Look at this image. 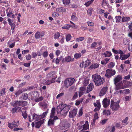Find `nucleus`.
<instances>
[{
  "mask_svg": "<svg viewBox=\"0 0 132 132\" xmlns=\"http://www.w3.org/2000/svg\"><path fill=\"white\" fill-rule=\"evenodd\" d=\"M77 113V109H74L72 111H70L69 112V117L74 118L76 115Z\"/></svg>",
  "mask_w": 132,
  "mask_h": 132,
  "instance_id": "4468645a",
  "label": "nucleus"
},
{
  "mask_svg": "<svg viewBox=\"0 0 132 132\" xmlns=\"http://www.w3.org/2000/svg\"><path fill=\"white\" fill-rule=\"evenodd\" d=\"M123 93L124 94H127L130 93V90L129 89H124L123 90Z\"/></svg>",
  "mask_w": 132,
  "mask_h": 132,
  "instance_id": "680f3d73",
  "label": "nucleus"
},
{
  "mask_svg": "<svg viewBox=\"0 0 132 132\" xmlns=\"http://www.w3.org/2000/svg\"><path fill=\"white\" fill-rule=\"evenodd\" d=\"M93 2V0H91L86 3L84 4V5H85L86 7H88Z\"/></svg>",
  "mask_w": 132,
  "mask_h": 132,
  "instance_id": "58836bf2",
  "label": "nucleus"
},
{
  "mask_svg": "<svg viewBox=\"0 0 132 132\" xmlns=\"http://www.w3.org/2000/svg\"><path fill=\"white\" fill-rule=\"evenodd\" d=\"M41 117L40 115H37L34 113L33 114H29L28 116L29 120L30 122L32 121L33 120L38 121L41 119Z\"/></svg>",
  "mask_w": 132,
  "mask_h": 132,
  "instance_id": "423d86ee",
  "label": "nucleus"
},
{
  "mask_svg": "<svg viewBox=\"0 0 132 132\" xmlns=\"http://www.w3.org/2000/svg\"><path fill=\"white\" fill-rule=\"evenodd\" d=\"M27 101L17 100L14 101L12 103L11 105L12 106L15 107L19 106L24 107L27 105Z\"/></svg>",
  "mask_w": 132,
  "mask_h": 132,
  "instance_id": "20e7f679",
  "label": "nucleus"
},
{
  "mask_svg": "<svg viewBox=\"0 0 132 132\" xmlns=\"http://www.w3.org/2000/svg\"><path fill=\"white\" fill-rule=\"evenodd\" d=\"M60 61H61L62 63H64V58L63 56H61L59 57H57L56 59L55 58L53 59L52 62H53L54 63L57 64L59 63Z\"/></svg>",
  "mask_w": 132,
  "mask_h": 132,
  "instance_id": "ddd939ff",
  "label": "nucleus"
},
{
  "mask_svg": "<svg viewBox=\"0 0 132 132\" xmlns=\"http://www.w3.org/2000/svg\"><path fill=\"white\" fill-rule=\"evenodd\" d=\"M111 2L112 3L115 2L116 3H120L122 2V0H110Z\"/></svg>",
  "mask_w": 132,
  "mask_h": 132,
  "instance_id": "4d7b16f0",
  "label": "nucleus"
},
{
  "mask_svg": "<svg viewBox=\"0 0 132 132\" xmlns=\"http://www.w3.org/2000/svg\"><path fill=\"white\" fill-rule=\"evenodd\" d=\"M7 126L10 129H13V122H12L11 123L8 122H7Z\"/></svg>",
  "mask_w": 132,
  "mask_h": 132,
  "instance_id": "5fc2aeb1",
  "label": "nucleus"
},
{
  "mask_svg": "<svg viewBox=\"0 0 132 132\" xmlns=\"http://www.w3.org/2000/svg\"><path fill=\"white\" fill-rule=\"evenodd\" d=\"M47 76V78L51 79L53 81V82H55V79L57 77L56 73L53 71H51L49 73Z\"/></svg>",
  "mask_w": 132,
  "mask_h": 132,
  "instance_id": "9d476101",
  "label": "nucleus"
},
{
  "mask_svg": "<svg viewBox=\"0 0 132 132\" xmlns=\"http://www.w3.org/2000/svg\"><path fill=\"white\" fill-rule=\"evenodd\" d=\"M47 102L46 101L40 102L38 103V105H39L42 106L44 107L45 108H47Z\"/></svg>",
  "mask_w": 132,
  "mask_h": 132,
  "instance_id": "5701e85b",
  "label": "nucleus"
},
{
  "mask_svg": "<svg viewBox=\"0 0 132 132\" xmlns=\"http://www.w3.org/2000/svg\"><path fill=\"white\" fill-rule=\"evenodd\" d=\"M103 55L106 57H110L112 55V54L110 52L106 51L104 53Z\"/></svg>",
  "mask_w": 132,
  "mask_h": 132,
  "instance_id": "7c9ffc66",
  "label": "nucleus"
},
{
  "mask_svg": "<svg viewBox=\"0 0 132 132\" xmlns=\"http://www.w3.org/2000/svg\"><path fill=\"white\" fill-rule=\"evenodd\" d=\"M108 89V88L107 86H106L103 88L100 92L99 93L100 96H101L105 95Z\"/></svg>",
  "mask_w": 132,
  "mask_h": 132,
  "instance_id": "a211bd4d",
  "label": "nucleus"
},
{
  "mask_svg": "<svg viewBox=\"0 0 132 132\" xmlns=\"http://www.w3.org/2000/svg\"><path fill=\"white\" fill-rule=\"evenodd\" d=\"M70 3V0H63V3L64 5H68Z\"/></svg>",
  "mask_w": 132,
  "mask_h": 132,
  "instance_id": "8fccbe9b",
  "label": "nucleus"
},
{
  "mask_svg": "<svg viewBox=\"0 0 132 132\" xmlns=\"http://www.w3.org/2000/svg\"><path fill=\"white\" fill-rule=\"evenodd\" d=\"M71 38L72 36L70 34H68L67 35L66 37V39L67 42H68L70 41Z\"/></svg>",
  "mask_w": 132,
  "mask_h": 132,
  "instance_id": "ea45409f",
  "label": "nucleus"
},
{
  "mask_svg": "<svg viewBox=\"0 0 132 132\" xmlns=\"http://www.w3.org/2000/svg\"><path fill=\"white\" fill-rule=\"evenodd\" d=\"M75 80L74 78H69L65 80L64 84L66 88H68L73 84Z\"/></svg>",
  "mask_w": 132,
  "mask_h": 132,
  "instance_id": "1a4fd4ad",
  "label": "nucleus"
},
{
  "mask_svg": "<svg viewBox=\"0 0 132 132\" xmlns=\"http://www.w3.org/2000/svg\"><path fill=\"white\" fill-rule=\"evenodd\" d=\"M19 108H21L20 107L16 108V107H15L13 108L12 110V113H15V112H16L17 110Z\"/></svg>",
  "mask_w": 132,
  "mask_h": 132,
  "instance_id": "13d9d810",
  "label": "nucleus"
},
{
  "mask_svg": "<svg viewBox=\"0 0 132 132\" xmlns=\"http://www.w3.org/2000/svg\"><path fill=\"white\" fill-rule=\"evenodd\" d=\"M72 27V26L71 25L67 24L64 25V26L62 27V29H68L69 28Z\"/></svg>",
  "mask_w": 132,
  "mask_h": 132,
  "instance_id": "72a5a7b5",
  "label": "nucleus"
},
{
  "mask_svg": "<svg viewBox=\"0 0 132 132\" xmlns=\"http://www.w3.org/2000/svg\"><path fill=\"white\" fill-rule=\"evenodd\" d=\"M89 128L88 122L87 121L85 122V124L82 125H79L78 127L79 130H81V131L85 130L88 129Z\"/></svg>",
  "mask_w": 132,
  "mask_h": 132,
  "instance_id": "9b49d317",
  "label": "nucleus"
},
{
  "mask_svg": "<svg viewBox=\"0 0 132 132\" xmlns=\"http://www.w3.org/2000/svg\"><path fill=\"white\" fill-rule=\"evenodd\" d=\"M56 11L59 13H63L66 12V10L65 8L61 7L57 8L56 9Z\"/></svg>",
  "mask_w": 132,
  "mask_h": 132,
  "instance_id": "aec40b11",
  "label": "nucleus"
},
{
  "mask_svg": "<svg viewBox=\"0 0 132 132\" xmlns=\"http://www.w3.org/2000/svg\"><path fill=\"white\" fill-rule=\"evenodd\" d=\"M48 110L49 109H48L46 111L43 113L42 115H40V116L41 117H40L41 119L46 117L47 114L48 113Z\"/></svg>",
  "mask_w": 132,
  "mask_h": 132,
  "instance_id": "c756f323",
  "label": "nucleus"
},
{
  "mask_svg": "<svg viewBox=\"0 0 132 132\" xmlns=\"http://www.w3.org/2000/svg\"><path fill=\"white\" fill-rule=\"evenodd\" d=\"M5 88H3L2 89L0 93V96H3L5 94Z\"/></svg>",
  "mask_w": 132,
  "mask_h": 132,
  "instance_id": "49530a36",
  "label": "nucleus"
},
{
  "mask_svg": "<svg viewBox=\"0 0 132 132\" xmlns=\"http://www.w3.org/2000/svg\"><path fill=\"white\" fill-rule=\"evenodd\" d=\"M13 128L14 127H17L18 126L19 124V121H13Z\"/></svg>",
  "mask_w": 132,
  "mask_h": 132,
  "instance_id": "c85d7f7f",
  "label": "nucleus"
},
{
  "mask_svg": "<svg viewBox=\"0 0 132 132\" xmlns=\"http://www.w3.org/2000/svg\"><path fill=\"white\" fill-rule=\"evenodd\" d=\"M33 96L35 97H39V94L36 91H34L32 92Z\"/></svg>",
  "mask_w": 132,
  "mask_h": 132,
  "instance_id": "e433bc0d",
  "label": "nucleus"
},
{
  "mask_svg": "<svg viewBox=\"0 0 132 132\" xmlns=\"http://www.w3.org/2000/svg\"><path fill=\"white\" fill-rule=\"evenodd\" d=\"M60 36V34L59 32H56L54 35V38L55 39H58Z\"/></svg>",
  "mask_w": 132,
  "mask_h": 132,
  "instance_id": "c9c22d12",
  "label": "nucleus"
},
{
  "mask_svg": "<svg viewBox=\"0 0 132 132\" xmlns=\"http://www.w3.org/2000/svg\"><path fill=\"white\" fill-rule=\"evenodd\" d=\"M7 16L10 18H14L15 17L14 14H13L12 10L10 8H8L6 11Z\"/></svg>",
  "mask_w": 132,
  "mask_h": 132,
  "instance_id": "dca6fc26",
  "label": "nucleus"
},
{
  "mask_svg": "<svg viewBox=\"0 0 132 132\" xmlns=\"http://www.w3.org/2000/svg\"><path fill=\"white\" fill-rule=\"evenodd\" d=\"M80 67L82 68H86L87 67L86 65L85 64V62H82V63H81L80 65Z\"/></svg>",
  "mask_w": 132,
  "mask_h": 132,
  "instance_id": "338daca9",
  "label": "nucleus"
},
{
  "mask_svg": "<svg viewBox=\"0 0 132 132\" xmlns=\"http://www.w3.org/2000/svg\"><path fill=\"white\" fill-rule=\"evenodd\" d=\"M85 39V38L84 37H81L77 38L76 39V41L77 42L81 41Z\"/></svg>",
  "mask_w": 132,
  "mask_h": 132,
  "instance_id": "c03bdc74",
  "label": "nucleus"
},
{
  "mask_svg": "<svg viewBox=\"0 0 132 132\" xmlns=\"http://www.w3.org/2000/svg\"><path fill=\"white\" fill-rule=\"evenodd\" d=\"M40 37V33L37 31L36 32L35 35V38L36 39L39 38Z\"/></svg>",
  "mask_w": 132,
  "mask_h": 132,
  "instance_id": "f704fd0d",
  "label": "nucleus"
},
{
  "mask_svg": "<svg viewBox=\"0 0 132 132\" xmlns=\"http://www.w3.org/2000/svg\"><path fill=\"white\" fill-rule=\"evenodd\" d=\"M43 57L44 58H46L48 55V53L47 51L44 52L42 53Z\"/></svg>",
  "mask_w": 132,
  "mask_h": 132,
  "instance_id": "3c124183",
  "label": "nucleus"
},
{
  "mask_svg": "<svg viewBox=\"0 0 132 132\" xmlns=\"http://www.w3.org/2000/svg\"><path fill=\"white\" fill-rule=\"evenodd\" d=\"M124 80V82L125 85L126 86V88H127L128 87L132 85V83L129 81H126L125 80Z\"/></svg>",
  "mask_w": 132,
  "mask_h": 132,
  "instance_id": "bb28decb",
  "label": "nucleus"
},
{
  "mask_svg": "<svg viewBox=\"0 0 132 132\" xmlns=\"http://www.w3.org/2000/svg\"><path fill=\"white\" fill-rule=\"evenodd\" d=\"M92 77L96 86L101 85L103 84L104 81V79L101 78V76L97 74L93 75Z\"/></svg>",
  "mask_w": 132,
  "mask_h": 132,
  "instance_id": "f03ea898",
  "label": "nucleus"
},
{
  "mask_svg": "<svg viewBox=\"0 0 132 132\" xmlns=\"http://www.w3.org/2000/svg\"><path fill=\"white\" fill-rule=\"evenodd\" d=\"M43 98L42 96L36 98L35 100V102H38L40 101H41L43 100Z\"/></svg>",
  "mask_w": 132,
  "mask_h": 132,
  "instance_id": "37998d69",
  "label": "nucleus"
},
{
  "mask_svg": "<svg viewBox=\"0 0 132 132\" xmlns=\"http://www.w3.org/2000/svg\"><path fill=\"white\" fill-rule=\"evenodd\" d=\"M31 61L29 63H24L23 64V65L24 66L26 67H29L30 66Z\"/></svg>",
  "mask_w": 132,
  "mask_h": 132,
  "instance_id": "e2e57ef3",
  "label": "nucleus"
},
{
  "mask_svg": "<svg viewBox=\"0 0 132 132\" xmlns=\"http://www.w3.org/2000/svg\"><path fill=\"white\" fill-rule=\"evenodd\" d=\"M128 119L129 118L128 117H127L125 119L122 120V122L123 123H125L126 125H127L128 123L127 122V121L128 120Z\"/></svg>",
  "mask_w": 132,
  "mask_h": 132,
  "instance_id": "603ef678",
  "label": "nucleus"
},
{
  "mask_svg": "<svg viewBox=\"0 0 132 132\" xmlns=\"http://www.w3.org/2000/svg\"><path fill=\"white\" fill-rule=\"evenodd\" d=\"M120 101H118L117 102H114L113 100L111 101L110 108L113 111H117L119 110L120 106L119 105Z\"/></svg>",
  "mask_w": 132,
  "mask_h": 132,
  "instance_id": "7ed1b4c3",
  "label": "nucleus"
},
{
  "mask_svg": "<svg viewBox=\"0 0 132 132\" xmlns=\"http://www.w3.org/2000/svg\"><path fill=\"white\" fill-rule=\"evenodd\" d=\"M94 87L93 84L92 83L88 85L87 88V93H88L91 91Z\"/></svg>",
  "mask_w": 132,
  "mask_h": 132,
  "instance_id": "412c9836",
  "label": "nucleus"
},
{
  "mask_svg": "<svg viewBox=\"0 0 132 132\" xmlns=\"http://www.w3.org/2000/svg\"><path fill=\"white\" fill-rule=\"evenodd\" d=\"M44 120L45 119H44L42 120H40L38 121L35 122V127L38 128H39L41 125L44 122Z\"/></svg>",
  "mask_w": 132,
  "mask_h": 132,
  "instance_id": "6ab92c4d",
  "label": "nucleus"
},
{
  "mask_svg": "<svg viewBox=\"0 0 132 132\" xmlns=\"http://www.w3.org/2000/svg\"><path fill=\"white\" fill-rule=\"evenodd\" d=\"M59 14L58 13L54 12L53 13L52 16L55 17H57L59 16Z\"/></svg>",
  "mask_w": 132,
  "mask_h": 132,
  "instance_id": "774afa93",
  "label": "nucleus"
},
{
  "mask_svg": "<svg viewBox=\"0 0 132 132\" xmlns=\"http://www.w3.org/2000/svg\"><path fill=\"white\" fill-rule=\"evenodd\" d=\"M23 92L22 90H19L16 92L15 93V95L16 96H18Z\"/></svg>",
  "mask_w": 132,
  "mask_h": 132,
  "instance_id": "de8ad7c7",
  "label": "nucleus"
},
{
  "mask_svg": "<svg viewBox=\"0 0 132 132\" xmlns=\"http://www.w3.org/2000/svg\"><path fill=\"white\" fill-rule=\"evenodd\" d=\"M70 126L69 123H65L62 125L61 124L59 126V129L60 130H65L69 128Z\"/></svg>",
  "mask_w": 132,
  "mask_h": 132,
  "instance_id": "f8f14e48",
  "label": "nucleus"
},
{
  "mask_svg": "<svg viewBox=\"0 0 132 132\" xmlns=\"http://www.w3.org/2000/svg\"><path fill=\"white\" fill-rule=\"evenodd\" d=\"M129 56V55L127 54H124L123 55V56L121 58V60H124L127 58H128Z\"/></svg>",
  "mask_w": 132,
  "mask_h": 132,
  "instance_id": "864d4df0",
  "label": "nucleus"
},
{
  "mask_svg": "<svg viewBox=\"0 0 132 132\" xmlns=\"http://www.w3.org/2000/svg\"><path fill=\"white\" fill-rule=\"evenodd\" d=\"M130 18L129 17L123 16L122 17V19L121 22H128L130 20Z\"/></svg>",
  "mask_w": 132,
  "mask_h": 132,
  "instance_id": "a878e982",
  "label": "nucleus"
},
{
  "mask_svg": "<svg viewBox=\"0 0 132 132\" xmlns=\"http://www.w3.org/2000/svg\"><path fill=\"white\" fill-rule=\"evenodd\" d=\"M123 43L125 45H128L129 44V41L126 38H125L123 40Z\"/></svg>",
  "mask_w": 132,
  "mask_h": 132,
  "instance_id": "79ce46f5",
  "label": "nucleus"
},
{
  "mask_svg": "<svg viewBox=\"0 0 132 132\" xmlns=\"http://www.w3.org/2000/svg\"><path fill=\"white\" fill-rule=\"evenodd\" d=\"M121 18V17L120 16H116L115 17L116 19V22H120V21Z\"/></svg>",
  "mask_w": 132,
  "mask_h": 132,
  "instance_id": "09e8293b",
  "label": "nucleus"
},
{
  "mask_svg": "<svg viewBox=\"0 0 132 132\" xmlns=\"http://www.w3.org/2000/svg\"><path fill=\"white\" fill-rule=\"evenodd\" d=\"M21 96L23 100H26L28 98V95L27 93H25L23 94Z\"/></svg>",
  "mask_w": 132,
  "mask_h": 132,
  "instance_id": "2f4dec72",
  "label": "nucleus"
},
{
  "mask_svg": "<svg viewBox=\"0 0 132 132\" xmlns=\"http://www.w3.org/2000/svg\"><path fill=\"white\" fill-rule=\"evenodd\" d=\"M64 62H69L71 61L72 57L70 56H68L66 57L64 59Z\"/></svg>",
  "mask_w": 132,
  "mask_h": 132,
  "instance_id": "cd10ccee",
  "label": "nucleus"
},
{
  "mask_svg": "<svg viewBox=\"0 0 132 132\" xmlns=\"http://www.w3.org/2000/svg\"><path fill=\"white\" fill-rule=\"evenodd\" d=\"M111 113L110 111L109 110H103V115H106L107 116L110 115Z\"/></svg>",
  "mask_w": 132,
  "mask_h": 132,
  "instance_id": "393cba45",
  "label": "nucleus"
},
{
  "mask_svg": "<svg viewBox=\"0 0 132 132\" xmlns=\"http://www.w3.org/2000/svg\"><path fill=\"white\" fill-rule=\"evenodd\" d=\"M116 73L114 70L107 69L106 71L105 76L109 78H110L112 76L114 75Z\"/></svg>",
  "mask_w": 132,
  "mask_h": 132,
  "instance_id": "6e6552de",
  "label": "nucleus"
},
{
  "mask_svg": "<svg viewBox=\"0 0 132 132\" xmlns=\"http://www.w3.org/2000/svg\"><path fill=\"white\" fill-rule=\"evenodd\" d=\"M114 84L116 86L115 87L116 90L126 88L124 80Z\"/></svg>",
  "mask_w": 132,
  "mask_h": 132,
  "instance_id": "0eeeda50",
  "label": "nucleus"
},
{
  "mask_svg": "<svg viewBox=\"0 0 132 132\" xmlns=\"http://www.w3.org/2000/svg\"><path fill=\"white\" fill-rule=\"evenodd\" d=\"M110 102V100H108L106 98H104L102 101V104L103 107L105 108H107L109 105Z\"/></svg>",
  "mask_w": 132,
  "mask_h": 132,
  "instance_id": "2eb2a0df",
  "label": "nucleus"
},
{
  "mask_svg": "<svg viewBox=\"0 0 132 132\" xmlns=\"http://www.w3.org/2000/svg\"><path fill=\"white\" fill-rule=\"evenodd\" d=\"M115 63L114 62H112L109 63L108 67L110 69L113 68L114 66Z\"/></svg>",
  "mask_w": 132,
  "mask_h": 132,
  "instance_id": "4c0bfd02",
  "label": "nucleus"
},
{
  "mask_svg": "<svg viewBox=\"0 0 132 132\" xmlns=\"http://www.w3.org/2000/svg\"><path fill=\"white\" fill-rule=\"evenodd\" d=\"M112 51L115 54H121L123 53V52L120 50H116L114 48L112 49Z\"/></svg>",
  "mask_w": 132,
  "mask_h": 132,
  "instance_id": "b1692460",
  "label": "nucleus"
},
{
  "mask_svg": "<svg viewBox=\"0 0 132 132\" xmlns=\"http://www.w3.org/2000/svg\"><path fill=\"white\" fill-rule=\"evenodd\" d=\"M71 18V20L74 21H76L78 20V18L76 16V13L75 12L72 13Z\"/></svg>",
  "mask_w": 132,
  "mask_h": 132,
  "instance_id": "4be33fe9",
  "label": "nucleus"
},
{
  "mask_svg": "<svg viewBox=\"0 0 132 132\" xmlns=\"http://www.w3.org/2000/svg\"><path fill=\"white\" fill-rule=\"evenodd\" d=\"M108 4L106 0H103L102 3V6L107 5Z\"/></svg>",
  "mask_w": 132,
  "mask_h": 132,
  "instance_id": "bf43d9fd",
  "label": "nucleus"
},
{
  "mask_svg": "<svg viewBox=\"0 0 132 132\" xmlns=\"http://www.w3.org/2000/svg\"><path fill=\"white\" fill-rule=\"evenodd\" d=\"M26 59L27 61H29L32 58V56L30 54H28L26 55Z\"/></svg>",
  "mask_w": 132,
  "mask_h": 132,
  "instance_id": "6e6d98bb",
  "label": "nucleus"
},
{
  "mask_svg": "<svg viewBox=\"0 0 132 132\" xmlns=\"http://www.w3.org/2000/svg\"><path fill=\"white\" fill-rule=\"evenodd\" d=\"M22 115L24 119H26L27 116V114L26 111L22 112Z\"/></svg>",
  "mask_w": 132,
  "mask_h": 132,
  "instance_id": "052dcab7",
  "label": "nucleus"
},
{
  "mask_svg": "<svg viewBox=\"0 0 132 132\" xmlns=\"http://www.w3.org/2000/svg\"><path fill=\"white\" fill-rule=\"evenodd\" d=\"M99 66V64L97 63H96L94 64L91 65L90 66L89 68L91 69H95L98 67Z\"/></svg>",
  "mask_w": 132,
  "mask_h": 132,
  "instance_id": "473e14b6",
  "label": "nucleus"
},
{
  "mask_svg": "<svg viewBox=\"0 0 132 132\" xmlns=\"http://www.w3.org/2000/svg\"><path fill=\"white\" fill-rule=\"evenodd\" d=\"M62 106L63 105H61L60 113L61 115L65 116L70 109L71 106L70 105H68L63 107Z\"/></svg>",
  "mask_w": 132,
  "mask_h": 132,
  "instance_id": "39448f33",
  "label": "nucleus"
},
{
  "mask_svg": "<svg viewBox=\"0 0 132 132\" xmlns=\"http://www.w3.org/2000/svg\"><path fill=\"white\" fill-rule=\"evenodd\" d=\"M53 81L52 80H47L45 82L46 84L48 85H49L51 84V83L54 82H53Z\"/></svg>",
  "mask_w": 132,
  "mask_h": 132,
  "instance_id": "69168bd1",
  "label": "nucleus"
},
{
  "mask_svg": "<svg viewBox=\"0 0 132 132\" xmlns=\"http://www.w3.org/2000/svg\"><path fill=\"white\" fill-rule=\"evenodd\" d=\"M92 11L93 9L92 8H90L88 9L87 11V14L90 16L92 13Z\"/></svg>",
  "mask_w": 132,
  "mask_h": 132,
  "instance_id": "a18cd8bd",
  "label": "nucleus"
},
{
  "mask_svg": "<svg viewBox=\"0 0 132 132\" xmlns=\"http://www.w3.org/2000/svg\"><path fill=\"white\" fill-rule=\"evenodd\" d=\"M70 7L72 8H76L78 6L76 4H72L70 5Z\"/></svg>",
  "mask_w": 132,
  "mask_h": 132,
  "instance_id": "0e129e2a",
  "label": "nucleus"
},
{
  "mask_svg": "<svg viewBox=\"0 0 132 132\" xmlns=\"http://www.w3.org/2000/svg\"><path fill=\"white\" fill-rule=\"evenodd\" d=\"M81 56V54L80 53H76L74 55L75 58L76 59H78Z\"/></svg>",
  "mask_w": 132,
  "mask_h": 132,
  "instance_id": "a19ab883",
  "label": "nucleus"
},
{
  "mask_svg": "<svg viewBox=\"0 0 132 132\" xmlns=\"http://www.w3.org/2000/svg\"><path fill=\"white\" fill-rule=\"evenodd\" d=\"M55 108H53L52 109L51 112L50 116V119L48 122V126L54 125V122L56 120L59 119V118L57 116H55Z\"/></svg>",
  "mask_w": 132,
  "mask_h": 132,
  "instance_id": "f257e3e1",
  "label": "nucleus"
},
{
  "mask_svg": "<svg viewBox=\"0 0 132 132\" xmlns=\"http://www.w3.org/2000/svg\"><path fill=\"white\" fill-rule=\"evenodd\" d=\"M122 77L121 75H118L116 76L113 79L114 84H116L120 82L122 80Z\"/></svg>",
  "mask_w": 132,
  "mask_h": 132,
  "instance_id": "f3484780",
  "label": "nucleus"
}]
</instances>
